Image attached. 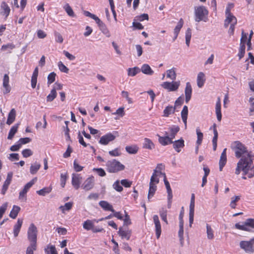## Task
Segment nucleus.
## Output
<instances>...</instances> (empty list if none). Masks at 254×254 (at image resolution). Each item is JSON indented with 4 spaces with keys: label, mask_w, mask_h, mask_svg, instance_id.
I'll return each instance as SVG.
<instances>
[{
    "label": "nucleus",
    "mask_w": 254,
    "mask_h": 254,
    "mask_svg": "<svg viewBox=\"0 0 254 254\" xmlns=\"http://www.w3.org/2000/svg\"><path fill=\"white\" fill-rule=\"evenodd\" d=\"M232 149L235 152V155L237 158H241L244 163L248 160V159H252L250 153L247 150L246 146L239 141L233 142L231 146Z\"/></svg>",
    "instance_id": "obj_1"
},
{
    "label": "nucleus",
    "mask_w": 254,
    "mask_h": 254,
    "mask_svg": "<svg viewBox=\"0 0 254 254\" xmlns=\"http://www.w3.org/2000/svg\"><path fill=\"white\" fill-rule=\"evenodd\" d=\"M241 171L243 172L244 175H248L249 178L254 177V166H253V160L248 159V160L243 163L242 160H239L237 163L235 174L239 175Z\"/></svg>",
    "instance_id": "obj_2"
},
{
    "label": "nucleus",
    "mask_w": 254,
    "mask_h": 254,
    "mask_svg": "<svg viewBox=\"0 0 254 254\" xmlns=\"http://www.w3.org/2000/svg\"><path fill=\"white\" fill-rule=\"evenodd\" d=\"M225 14L226 18L224 21V27L227 28L229 24L231 23L228 33L230 35H232L234 34L235 26L237 23V20L236 17L231 13L230 9L229 7H227L225 11Z\"/></svg>",
    "instance_id": "obj_3"
},
{
    "label": "nucleus",
    "mask_w": 254,
    "mask_h": 254,
    "mask_svg": "<svg viewBox=\"0 0 254 254\" xmlns=\"http://www.w3.org/2000/svg\"><path fill=\"white\" fill-rule=\"evenodd\" d=\"M208 11L204 6L194 7L195 21L199 22L201 21L206 22L208 18Z\"/></svg>",
    "instance_id": "obj_4"
},
{
    "label": "nucleus",
    "mask_w": 254,
    "mask_h": 254,
    "mask_svg": "<svg viewBox=\"0 0 254 254\" xmlns=\"http://www.w3.org/2000/svg\"><path fill=\"white\" fill-rule=\"evenodd\" d=\"M107 170L108 172L115 173L125 169V166L116 159L109 160L106 163Z\"/></svg>",
    "instance_id": "obj_5"
},
{
    "label": "nucleus",
    "mask_w": 254,
    "mask_h": 254,
    "mask_svg": "<svg viewBox=\"0 0 254 254\" xmlns=\"http://www.w3.org/2000/svg\"><path fill=\"white\" fill-rule=\"evenodd\" d=\"M235 227L240 230L253 232H254V219L248 218L242 225L240 223H237L235 224Z\"/></svg>",
    "instance_id": "obj_6"
},
{
    "label": "nucleus",
    "mask_w": 254,
    "mask_h": 254,
    "mask_svg": "<svg viewBox=\"0 0 254 254\" xmlns=\"http://www.w3.org/2000/svg\"><path fill=\"white\" fill-rule=\"evenodd\" d=\"M37 228L33 223H31L28 228L27 232V236L28 240L33 244L35 247V244H37Z\"/></svg>",
    "instance_id": "obj_7"
},
{
    "label": "nucleus",
    "mask_w": 254,
    "mask_h": 254,
    "mask_svg": "<svg viewBox=\"0 0 254 254\" xmlns=\"http://www.w3.org/2000/svg\"><path fill=\"white\" fill-rule=\"evenodd\" d=\"M37 178L35 177L24 186L23 190H21L19 192L18 197L19 199L24 201H25L26 200L27 192H28L30 188H31L32 186L35 184Z\"/></svg>",
    "instance_id": "obj_8"
},
{
    "label": "nucleus",
    "mask_w": 254,
    "mask_h": 254,
    "mask_svg": "<svg viewBox=\"0 0 254 254\" xmlns=\"http://www.w3.org/2000/svg\"><path fill=\"white\" fill-rule=\"evenodd\" d=\"M180 85V81H172L170 82H164L162 84L161 86L168 90L169 91H175L178 90Z\"/></svg>",
    "instance_id": "obj_9"
},
{
    "label": "nucleus",
    "mask_w": 254,
    "mask_h": 254,
    "mask_svg": "<svg viewBox=\"0 0 254 254\" xmlns=\"http://www.w3.org/2000/svg\"><path fill=\"white\" fill-rule=\"evenodd\" d=\"M118 132L115 131L114 133H108L102 136L99 142L102 145H107L110 141H113L116 138V135L114 134H117Z\"/></svg>",
    "instance_id": "obj_10"
},
{
    "label": "nucleus",
    "mask_w": 254,
    "mask_h": 254,
    "mask_svg": "<svg viewBox=\"0 0 254 254\" xmlns=\"http://www.w3.org/2000/svg\"><path fill=\"white\" fill-rule=\"evenodd\" d=\"M240 246L241 248L244 250L246 253H253L254 252V247L250 241H241L240 243Z\"/></svg>",
    "instance_id": "obj_11"
},
{
    "label": "nucleus",
    "mask_w": 254,
    "mask_h": 254,
    "mask_svg": "<svg viewBox=\"0 0 254 254\" xmlns=\"http://www.w3.org/2000/svg\"><path fill=\"white\" fill-rule=\"evenodd\" d=\"M94 186V178L91 176L88 178L82 186V188L86 191L92 189Z\"/></svg>",
    "instance_id": "obj_12"
},
{
    "label": "nucleus",
    "mask_w": 254,
    "mask_h": 254,
    "mask_svg": "<svg viewBox=\"0 0 254 254\" xmlns=\"http://www.w3.org/2000/svg\"><path fill=\"white\" fill-rule=\"evenodd\" d=\"M165 136H161L157 134V136L159 137V142L163 146H166L169 144H172V143H173V140L168 136V132L165 131Z\"/></svg>",
    "instance_id": "obj_13"
},
{
    "label": "nucleus",
    "mask_w": 254,
    "mask_h": 254,
    "mask_svg": "<svg viewBox=\"0 0 254 254\" xmlns=\"http://www.w3.org/2000/svg\"><path fill=\"white\" fill-rule=\"evenodd\" d=\"M153 221L155 226V232L157 239H159L161 233V227L158 215L153 216Z\"/></svg>",
    "instance_id": "obj_14"
},
{
    "label": "nucleus",
    "mask_w": 254,
    "mask_h": 254,
    "mask_svg": "<svg viewBox=\"0 0 254 254\" xmlns=\"http://www.w3.org/2000/svg\"><path fill=\"white\" fill-rule=\"evenodd\" d=\"M172 144H173V148L178 153L181 151V148L185 146L184 140L183 138H181L177 140L173 141Z\"/></svg>",
    "instance_id": "obj_15"
},
{
    "label": "nucleus",
    "mask_w": 254,
    "mask_h": 254,
    "mask_svg": "<svg viewBox=\"0 0 254 254\" xmlns=\"http://www.w3.org/2000/svg\"><path fill=\"white\" fill-rule=\"evenodd\" d=\"M82 178L79 174H72V185L75 190H78L80 187L81 180Z\"/></svg>",
    "instance_id": "obj_16"
},
{
    "label": "nucleus",
    "mask_w": 254,
    "mask_h": 254,
    "mask_svg": "<svg viewBox=\"0 0 254 254\" xmlns=\"http://www.w3.org/2000/svg\"><path fill=\"white\" fill-rule=\"evenodd\" d=\"M131 231L128 229L124 230L122 227L119 229L118 234L122 239L126 238L129 240L131 236Z\"/></svg>",
    "instance_id": "obj_17"
},
{
    "label": "nucleus",
    "mask_w": 254,
    "mask_h": 254,
    "mask_svg": "<svg viewBox=\"0 0 254 254\" xmlns=\"http://www.w3.org/2000/svg\"><path fill=\"white\" fill-rule=\"evenodd\" d=\"M185 100L186 103L190 100L191 97L192 88L191 84L190 82H188L186 83V86L185 90Z\"/></svg>",
    "instance_id": "obj_18"
},
{
    "label": "nucleus",
    "mask_w": 254,
    "mask_h": 254,
    "mask_svg": "<svg viewBox=\"0 0 254 254\" xmlns=\"http://www.w3.org/2000/svg\"><path fill=\"white\" fill-rule=\"evenodd\" d=\"M226 150L227 148H225L220 156V160H219V170L220 171H222V169L224 166L225 165L227 162V156H226Z\"/></svg>",
    "instance_id": "obj_19"
},
{
    "label": "nucleus",
    "mask_w": 254,
    "mask_h": 254,
    "mask_svg": "<svg viewBox=\"0 0 254 254\" xmlns=\"http://www.w3.org/2000/svg\"><path fill=\"white\" fill-rule=\"evenodd\" d=\"M168 132V136L170 137L172 140L175 138L176 135L180 130V127L178 126H172L169 127Z\"/></svg>",
    "instance_id": "obj_20"
},
{
    "label": "nucleus",
    "mask_w": 254,
    "mask_h": 254,
    "mask_svg": "<svg viewBox=\"0 0 254 254\" xmlns=\"http://www.w3.org/2000/svg\"><path fill=\"white\" fill-rule=\"evenodd\" d=\"M142 147L145 149L152 150L155 148V145L151 139L145 138L142 144Z\"/></svg>",
    "instance_id": "obj_21"
},
{
    "label": "nucleus",
    "mask_w": 254,
    "mask_h": 254,
    "mask_svg": "<svg viewBox=\"0 0 254 254\" xmlns=\"http://www.w3.org/2000/svg\"><path fill=\"white\" fill-rule=\"evenodd\" d=\"M221 101L219 98H218V100L216 103L215 112L216 114L217 119L218 121L220 122L222 119V114L221 111Z\"/></svg>",
    "instance_id": "obj_22"
},
{
    "label": "nucleus",
    "mask_w": 254,
    "mask_h": 254,
    "mask_svg": "<svg viewBox=\"0 0 254 254\" xmlns=\"http://www.w3.org/2000/svg\"><path fill=\"white\" fill-rule=\"evenodd\" d=\"M188 115V108L187 106H184L181 111V117L183 123H184L185 128L187 127V118Z\"/></svg>",
    "instance_id": "obj_23"
},
{
    "label": "nucleus",
    "mask_w": 254,
    "mask_h": 254,
    "mask_svg": "<svg viewBox=\"0 0 254 254\" xmlns=\"http://www.w3.org/2000/svg\"><path fill=\"white\" fill-rule=\"evenodd\" d=\"M99 204L104 210L106 211H111L113 212H115V210L113 209L112 205L106 201H100Z\"/></svg>",
    "instance_id": "obj_24"
},
{
    "label": "nucleus",
    "mask_w": 254,
    "mask_h": 254,
    "mask_svg": "<svg viewBox=\"0 0 254 254\" xmlns=\"http://www.w3.org/2000/svg\"><path fill=\"white\" fill-rule=\"evenodd\" d=\"M176 108L172 106H167L163 111V115L164 117H168L170 115L173 114L176 111Z\"/></svg>",
    "instance_id": "obj_25"
},
{
    "label": "nucleus",
    "mask_w": 254,
    "mask_h": 254,
    "mask_svg": "<svg viewBox=\"0 0 254 254\" xmlns=\"http://www.w3.org/2000/svg\"><path fill=\"white\" fill-rule=\"evenodd\" d=\"M16 117V111L14 109H12L8 115V118L6 121V124L10 125L15 121Z\"/></svg>",
    "instance_id": "obj_26"
},
{
    "label": "nucleus",
    "mask_w": 254,
    "mask_h": 254,
    "mask_svg": "<svg viewBox=\"0 0 254 254\" xmlns=\"http://www.w3.org/2000/svg\"><path fill=\"white\" fill-rule=\"evenodd\" d=\"M205 75L202 72H199L197 76V84L198 87H202L204 83Z\"/></svg>",
    "instance_id": "obj_27"
},
{
    "label": "nucleus",
    "mask_w": 254,
    "mask_h": 254,
    "mask_svg": "<svg viewBox=\"0 0 254 254\" xmlns=\"http://www.w3.org/2000/svg\"><path fill=\"white\" fill-rule=\"evenodd\" d=\"M23 221L21 219H18L17 223L14 226L13 234L15 237H17L19 232L22 226Z\"/></svg>",
    "instance_id": "obj_28"
},
{
    "label": "nucleus",
    "mask_w": 254,
    "mask_h": 254,
    "mask_svg": "<svg viewBox=\"0 0 254 254\" xmlns=\"http://www.w3.org/2000/svg\"><path fill=\"white\" fill-rule=\"evenodd\" d=\"M19 125V124H16L11 127V128L9 130V132L8 133L7 139H12L13 138L15 134L17 131V129H18Z\"/></svg>",
    "instance_id": "obj_29"
},
{
    "label": "nucleus",
    "mask_w": 254,
    "mask_h": 254,
    "mask_svg": "<svg viewBox=\"0 0 254 254\" xmlns=\"http://www.w3.org/2000/svg\"><path fill=\"white\" fill-rule=\"evenodd\" d=\"M140 70L144 74L147 75H152L154 72L150 66L147 64H143Z\"/></svg>",
    "instance_id": "obj_30"
},
{
    "label": "nucleus",
    "mask_w": 254,
    "mask_h": 254,
    "mask_svg": "<svg viewBox=\"0 0 254 254\" xmlns=\"http://www.w3.org/2000/svg\"><path fill=\"white\" fill-rule=\"evenodd\" d=\"M160 174L161 175H163V178H164L163 180H164V184H165V187L166 188V190H167V192L168 195H173L172 194V190H171V188L169 182L167 180L165 173H162V172H160Z\"/></svg>",
    "instance_id": "obj_31"
},
{
    "label": "nucleus",
    "mask_w": 254,
    "mask_h": 254,
    "mask_svg": "<svg viewBox=\"0 0 254 254\" xmlns=\"http://www.w3.org/2000/svg\"><path fill=\"white\" fill-rule=\"evenodd\" d=\"M20 210V207L19 206L17 205H13V208L9 214L10 217L12 219L16 218Z\"/></svg>",
    "instance_id": "obj_32"
},
{
    "label": "nucleus",
    "mask_w": 254,
    "mask_h": 254,
    "mask_svg": "<svg viewBox=\"0 0 254 254\" xmlns=\"http://www.w3.org/2000/svg\"><path fill=\"white\" fill-rule=\"evenodd\" d=\"M64 9L69 16L71 17H75L74 12L68 3H66L64 6Z\"/></svg>",
    "instance_id": "obj_33"
},
{
    "label": "nucleus",
    "mask_w": 254,
    "mask_h": 254,
    "mask_svg": "<svg viewBox=\"0 0 254 254\" xmlns=\"http://www.w3.org/2000/svg\"><path fill=\"white\" fill-rule=\"evenodd\" d=\"M125 148L127 152L131 154H136L138 150V147L136 145L127 146Z\"/></svg>",
    "instance_id": "obj_34"
},
{
    "label": "nucleus",
    "mask_w": 254,
    "mask_h": 254,
    "mask_svg": "<svg viewBox=\"0 0 254 254\" xmlns=\"http://www.w3.org/2000/svg\"><path fill=\"white\" fill-rule=\"evenodd\" d=\"M184 24V20L182 18H181L177 26L175 27L174 30V33L175 35H176V36H178V34L182 28Z\"/></svg>",
    "instance_id": "obj_35"
},
{
    "label": "nucleus",
    "mask_w": 254,
    "mask_h": 254,
    "mask_svg": "<svg viewBox=\"0 0 254 254\" xmlns=\"http://www.w3.org/2000/svg\"><path fill=\"white\" fill-rule=\"evenodd\" d=\"M176 73L175 68H172L170 69L167 70V77L171 79L174 80L176 78Z\"/></svg>",
    "instance_id": "obj_36"
},
{
    "label": "nucleus",
    "mask_w": 254,
    "mask_h": 254,
    "mask_svg": "<svg viewBox=\"0 0 254 254\" xmlns=\"http://www.w3.org/2000/svg\"><path fill=\"white\" fill-rule=\"evenodd\" d=\"M140 71L138 67H134L133 68H128L127 69V74L130 76H134Z\"/></svg>",
    "instance_id": "obj_37"
},
{
    "label": "nucleus",
    "mask_w": 254,
    "mask_h": 254,
    "mask_svg": "<svg viewBox=\"0 0 254 254\" xmlns=\"http://www.w3.org/2000/svg\"><path fill=\"white\" fill-rule=\"evenodd\" d=\"M167 210L164 208H162L159 210V214L162 220L164 221L166 224H168V221L167 219Z\"/></svg>",
    "instance_id": "obj_38"
},
{
    "label": "nucleus",
    "mask_w": 254,
    "mask_h": 254,
    "mask_svg": "<svg viewBox=\"0 0 254 254\" xmlns=\"http://www.w3.org/2000/svg\"><path fill=\"white\" fill-rule=\"evenodd\" d=\"M52 190L50 187H45L41 190H37L36 192L40 195L45 196L47 194L49 193Z\"/></svg>",
    "instance_id": "obj_39"
},
{
    "label": "nucleus",
    "mask_w": 254,
    "mask_h": 254,
    "mask_svg": "<svg viewBox=\"0 0 254 254\" xmlns=\"http://www.w3.org/2000/svg\"><path fill=\"white\" fill-rule=\"evenodd\" d=\"M191 37V30L190 28H188L186 32V43L188 47H189L190 41Z\"/></svg>",
    "instance_id": "obj_40"
},
{
    "label": "nucleus",
    "mask_w": 254,
    "mask_h": 254,
    "mask_svg": "<svg viewBox=\"0 0 254 254\" xmlns=\"http://www.w3.org/2000/svg\"><path fill=\"white\" fill-rule=\"evenodd\" d=\"M178 236L180 239L181 244L182 246H183L184 243V224L179 225Z\"/></svg>",
    "instance_id": "obj_41"
},
{
    "label": "nucleus",
    "mask_w": 254,
    "mask_h": 254,
    "mask_svg": "<svg viewBox=\"0 0 254 254\" xmlns=\"http://www.w3.org/2000/svg\"><path fill=\"white\" fill-rule=\"evenodd\" d=\"M94 227V224L91 220H87L85 221L83 224V227L86 230H90L92 229Z\"/></svg>",
    "instance_id": "obj_42"
},
{
    "label": "nucleus",
    "mask_w": 254,
    "mask_h": 254,
    "mask_svg": "<svg viewBox=\"0 0 254 254\" xmlns=\"http://www.w3.org/2000/svg\"><path fill=\"white\" fill-rule=\"evenodd\" d=\"M99 27L100 30L102 31V32L104 34H105L107 37H110L111 35L109 32V31L108 30L107 26L104 23H103L100 26H99Z\"/></svg>",
    "instance_id": "obj_43"
},
{
    "label": "nucleus",
    "mask_w": 254,
    "mask_h": 254,
    "mask_svg": "<svg viewBox=\"0 0 254 254\" xmlns=\"http://www.w3.org/2000/svg\"><path fill=\"white\" fill-rule=\"evenodd\" d=\"M57 97V92L55 89H52L50 93L47 97V101L51 102L53 101Z\"/></svg>",
    "instance_id": "obj_44"
},
{
    "label": "nucleus",
    "mask_w": 254,
    "mask_h": 254,
    "mask_svg": "<svg viewBox=\"0 0 254 254\" xmlns=\"http://www.w3.org/2000/svg\"><path fill=\"white\" fill-rule=\"evenodd\" d=\"M41 167V165L38 163L32 164L30 166V172L31 174H35Z\"/></svg>",
    "instance_id": "obj_45"
},
{
    "label": "nucleus",
    "mask_w": 254,
    "mask_h": 254,
    "mask_svg": "<svg viewBox=\"0 0 254 254\" xmlns=\"http://www.w3.org/2000/svg\"><path fill=\"white\" fill-rule=\"evenodd\" d=\"M157 189L156 185H149V189L148 193V199H149L151 197H152Z\"/></svg>",
    "instance_id": "obj_46"
},
{
    "label": "nucleus",
    "mask_w": 254,
    "mask_h": 254,
    "mask_svg": "<svg viewBox=\"0 0 254 254\" xmlns=\"http://www.w3.org/2000/svg\"><path fill=\"white\" fill-rule=\"evenodd\" d=\"M240 199V196H235L231 198V201L230 203V206L234 209L236 208L237 205V202H238Z\"/></svg>",
    "instance_id": "obj_47"
},
{
    "label": "nucleus",
    "mask_w": 254,
    "mask_h": 254,
    "mask_svg": "<svg viewBox=\"0 0 254 254\" xmlns=\"http://www.w3.org/2000/svg\"><path fill=\"white\" fill-rule=\"evenodd\" d=\"M206 233L208 239L211 240L214 238L213 231L211 226L208 224H206Z\"/></svg>",
    "instance_id": "obj_48"
},
{
    "label": "nucleus",
    "mask_w": 254,
    "mask_h": 254,
    "mask_svg": "<svg viewBox=\"0 0 254 254\" xmlns=\"http://www.w3.org/2000/svg\"><path fill=\"white\" fill-rule=\"evenodd\" d=\"M196 134H197V140H196V144L198 145V146L200 145L203 139V133L200 131L199 128H196Z\"/></svg>",
    "instance_id": "obj_49"
},
{
    "label": "nucleus",
    "mask_w": 254,
    "mask_h": 254,
    "mask_svg": "<svg viewBox=\"0 0 254 254\" xmlns=\"http://www.w3.org/2000/svg\"><path fill=\"white\" fill-rule=\"evenodd\" d=\"M245 49L246 45H240V47L239 50V53L238 56L239 57V60H241L242 58L244 57L245 54Z\"/></svg>",
    "instance_id": "obj_50"
},
{
    "label": "nucleus",
    "mask_w": 254,
    "mask_h": 254,
    "mask_svg": "<svg viewBox=\"0 0 254 254\" xmlns=\"http://www.w3.org/2000/svg\"><path fill=\"white\" fill-rule=\"evenodd\" d=\"M159 175H152L150 178V181L149 185H156L159 183V179L158 178Z\"/></svg>",
    "instance_id": "obj_51"
},
{
    "label": "nucleus",
    "mask_w": 254,
    "mask_h": 254,
    "mask_svg": "<svg viewBox=\"0 0 254 254\" xmlns=\"http://www.w3.org/2000/svg\"><path fill=\"white\" fill-rule=\"evenodd\" d=\"M120 183V181L117 180L113 185V188L118 192H121L123 190V188Z\"/></svg>",
    "instance_id": "obj_52"
},
{
    "label": "nucleus",
    "mask_w": 254,
    "mask_h": 254,
    "mask_svg": "<svg viewBox=\"0 0 254 254\" xmlns=\"http://www.w3.org/2000/svg\"><path fill=\"white\" fill-rule=\"evenodd\" d=\"M56 74L54 72L50 73L48 76V85L52 84L55 81Z\"/></svg>",
    "instance_id": "obj_53"
},
{
    "label": "nucleus",
    "mask_w": 254,
    "mask_h": 254,
    "mask_svg": "<svg viewBox=\"0 0 254 254\" xmlns=\"http://www.w3.org/2000/svg\"><path fill=\"white\" fill-rule=\"evenodd\" d=\"M58 66L59 69L63 72L68 73L69 71V69L64 65L62 62H59L58 63Z\"/></svg>",
    "instance_id": "obj_54"
},
{
    "label": "nucleus",
    "mask_w": 254,
    "mask_h": 254,
    "mask_svg": "<svg viewBox=\"0 0 254 254\" xmlns=\"http://www.w3.org/2000/svg\"><path fill=\"white\" fill-rule=\"evenodd\" d=\"M67 178V176L66 173L65 174H61V186L62 188H64L65 187Z\"/></svg>",
    "instance_id": "obj_55"
},
{
    "label": "nucleus",
    "mask_w": 254,
    "mask_h": 254,
    "mask_svg": "<svg viewBox=\"0 0 254 254\" xmlns=\"http://www.w3.org/2000/svg\"><path fill=\"white\" fill-rule=\"evenodd\" d=\"M37 244H35V247L33 246V244H30V245L28 247L26 250V254H34L33 252L36 250Z\"/></svg>",
    "instance_id": "obj_56"
},
{
    "label": "nucleus",
    "mask_w": 254,
    "mask_h": 254,
    "mask_svg": "<svg viewBox=\"0 0 254 254\" xmlns=\"http://www.w3.org/2000/svg\"><path fill=\"white\" fill-rule=\"evenodd\" d=\"M22 154L25 158L28 157L33 155V152L30 149H25L22 151Z\"/></svg>",
    "instance_id": "obj_57"
},
{
    "label": "nucleus",
    "mask_w": 254,
    "mask_h": 254,
    "mask_svg": "<svg viewBox=\"0 0 254 254\" xmlns=\"http://www.w3.org/2000/svg\"><path fill=\"white\" fill-rule=\"evenodd\" d=\"M31 139L29 137L21 138L19 139L17 143H18L21 146L22 144H25L30 142Z\"/></svg>",
    "instance_id": "obj_58"
},
{
    "label": "nucleus",
    "mask_w": 254,
    "mask_h": 254,
    "mask_svg": "<svg viewBox=\"0 0 254 254\" xmlns=\"http://www.w3.org/2000/svg\"><path fill=\"white\" fill-rule=\"evenodd\" d=\"M93 171L96 172L100 177H104L106 175L105 171L102 168H94Z\"/></svg>",
    "instance_id": "obj_59"
},
{
    "label": "nucleus",
    "mask_w": 254,
    "mask_h": 254,
    "mask_svg": "<svg viewBox=\"0 0 254 254\" xmlns=\"http://www.w3.org/2000/svg\"><path fill=\"white\" fill-rule=\"evenodd\" d=\"M7 202H5L0 207V219L2 218L3 214L5 213L7 207Z\"/></svg>",
    "instance_id": "obj_60"
},
{
    "label": "nucleus",
    "mask_w": 254,
    "mask_h": 254,
    "mask_svg": "<svg viewBox=\"0 0 254 254\" xmlns=\"http://www.w3.org/2000/svg\"><path fill=\"white\" fill-rule=\"evenodd\" d=\"M54 35L55 36V40L57 42H58L60 43H63V38L62 35L60 33H59L57 31H55L54 32Z\"/></svg>",
    "instance_id": "obj_61"
},
{
    "label": "nucleus",
    "mask_w": 254,
    "mask_h": 254,
    "mask_svg": "<svg viewBox=\"0 0 254 254\" xmlns=\"http://www.w3.org/2000/svg\"><path fill=\"white\" fill-rule=\"evenodd\" d=\"M72 206V203L71 202H68L67 203H65L64 206H61L60 207V208L62 209L63 211H64L65 210H69Z\"/></svg>",
    "instance_id": "obj_62"
},
{
    "label": "nucleus",
    "mask_w": 254,
    "mask_h": 254,
    "mask_svg": "<svg viewBox=\"0 0 254 254\" xmlns=\"http://www.w3.org/2000/svg\"><path fill=\"white\" fill-rule=\"evenodd\" d=\"M45 251L47 254H58L55 246L53 245L49 247V250H47V249H46Z\"/></svg>",
    "instance_id": "obj_63"
},
{
    "label": "nucleus",
    "mask_w": 254,
    "mask_h": 254,
    "mask_svg": "<svg viewBox=\"0 0 254 254\" xmlns=\"http://www.w3.org/2000/svg\"><path fill=\"white\" fill-rule=\"evenodd\" d=\"M1 7L3 9L4 11V13L6 14V17H7L10 12V8L9 6L6 4V3L4 2H3L1 4Z\"/></svg>",
    "instance_id": "obj_64"
}]
</instances>
